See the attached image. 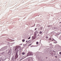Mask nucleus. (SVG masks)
Listing matches in <instances>:
<instances>
[{
    "label": "nucleus",
    "mask_w": 61,
    "mask_h": 61,
    "mask_svg": "<svg viewBox=\"0 0 61 61\" xmlns=\"http://www.w3.org/2000/svg\"><path fill=\"white\" fill-rule=\"evenodd\" d=\"M46 39H47V38H48V37L46 36Z\"/></svg>",
    "instance_id": "obj_12"
},
{
    "label": "nucleus",
    "mask_w": 61,
    "mask_h": 61,
    "mask_svg": "<svg viewBox=\"0 0 61 61\" xmlns=\"http://www.w3.org/2000/svg\"><path fill=\"white\" fill-rule=\"evenodd\" d=\"M20 46H16V48L17 49V48H19V47Z\"/></svg>",
    "instance_id": "obj_3"
},
{
    "label": "nucleus",
    "mask_w": 61,
    "mask_h": 61,
    "mask_svg": "<svg viewBox=\"0 0 61 61\" xmlns=\"http://www.w3.org/2000/svg\"><path fill=\"white\" fill-rule=\"evenodd\" d=\"M38 36H39V35H38Z\"/></svg>",
    "instance_id": "obj_26"
},
{
    "label": "nucleus",
    "mask_w": 61,
    "mask_h": 61,
    "mask_svg": "<svg viewBox=\"0 0 61 61\" xmlns=\"http://www.w3.org/2000/svg\"><path fill=\"white\" fill-rule=\"evenodd\" d=\"M36 45H38V42H36Z\"/></svg>",
    "instance_id": "obj_9"
},
{
    "label": "nucleus",
    "mask_w": 61,
    "mask_h": 61,
    "mask_svg": "<svg viewBox=\"0 0 61 61\" xmlns=\"http://www.w3.org/2000/svg\"><path fill=\"white\" fill-rule=\"evenodd\" d=\"M59 23H61V22H59Z\"/></svg>",
    "instance_id": "obj_21"
},
{
    "label": "nucleus",
    "mask_w": 61,
    "mask_h": 61,
    "mask_svg": "<svg viewBox=\"0 0 61 61\" xmlns=\"http://www.w3.org/2000/svg\"><path fill=\"white\" fill-rule=\"evenodd\" d=\"M33 53L32 52H29L27 54V56H32Z\"/></svg>",
    "instance_id": "obj_1"
},
{
    "label": "nucleus",
    "mask_w": 61,
    "mask_h": 61,
    "mask_svg": "<svg viewBox=\"0 0 61 61\" xmlns=\"http://www.w3.org/2000/svg\"><path fill=\"white\" fill-rule=\"evenodd\" d=\"M18 51H17L16 52L15 54V55H18Z\"/></svg>",
    "instance_id": "obj_6"
},
{
    "label": "nucleus",
    "mask_w": 61,
    "mask_h": 61,
    "mask_svg": "<svg viewBox=\"0 0 61 61\" xmlns=\"http://www.w3.org/2000/svg\"><path fill=\"white\" fill-rule=\"evenodd\" d=\"M32 45V44L31 43L29 45V46H30Z\"/></svg>",
    "instance_id": "obj_13"
},
{
    "label": "nucleus",
    "mask_w": 61,
    "mask_h": 61,
    "mask_svg": "<svg viewBox=\"0 0 61 61\" xmlns=\"http://www.w3.org/2000/svg\"><path fill=\"white\" fill-rule=\"evenodd\" d=\"M36 28L35 29V30H36Z\"/></svg>",
    "instance_id": "obj_18"
},
{
    "label": "nucleus",
    "mask_w": 61,
    "mask_h": 61,
    "mask_svg": "<svg viewBox=\"0 0 61 61\" xmlns=\"http://www.w3.org/2000/svg\"><path fill=\"white\" fill-rule=\"evenodd\" d=\"M31 38V37H30L29 38H28V39H30V38Z\"/></svg>",
    "instance_id": "obj_14"
},
{
    "label": "nucleus",
    "mask_w": 61,
    "mask_h": 61,
    "mask_svg": "<svg viewBox=\"0 0 61 61\" xmlns=\"http://www.w3.org/2000/svg\"><path fill=\"white\" fill-rule=\"evenodd\" d=\"M26 43H27V41H26Z\"/></svg>",
    "instance_id": "obj_20"
},
{
    "label": "nucleus",
    "mask_w": 61,
    "mask_h": 61,
    "mask_svg": "<svg viewBox=\"0 0 61 61\" xmlns=\"http://www.w3.org/2000/svg\"><path fill=\"white\" fill-rule=\"evenodd\" d=\"M24 57V56H23V57Z\"/></svg>",
    "instance_id": "obj_22"
},
{
    "label": "nucleus",
    "mask_w": 61,
    "mask_h": 61,
    "mask_svg": "<svg viewBox=\"0 0 61 61\" xmlns=\"http://www.w3.org/2000/svg\"><path fill=\"white\" fill-rule=\"evenodd\" d=\"M56 57H57V56H56Z\"/></svg>",
    "instance_id": "obj_23"
},
{
    "label": "nucleus",
    "mask_w": 61,
    "mask_h": 61,
    "mask_svg": "<svg viewBox=\"0 0 61 61\" xmlns=\"http://www.w3.org/2000/svg\"><path fill=\"white\" fill-rule=\"evenodd\" d=\"M18 55H15V59H16V58H17V57H18Z\"/></svg>",
    "instance_id": "obj_2"
},
{
    "label": "nucleus",
    "mask_w": 61,
    "mask_h": 61,
    "mask_svg": "<svg viewBox=\"0 0 61 61\" xmlns=\"http://www.w3.org/2000/svg\"><path fill=\"white\" fill-rule=\"evenodd\" d=\"M25 52H22V54L23 55H25Z\"/></svg>",
    "instance_id": "obj_4"
},
{
    "label": "nucleus",
    "mask_w": 61,
    "mask_h": 61,
    "mask_svg": "<svg viewBox=\"0 0 61 61\" xmlns=\"http://www.w3.org/2000/svg\"><path fill=\"white\" fill-rule=\"evenodd\" d=\"M17 48L16 47L15 48V51H16V50H17Z\"/></svg>",
    "instance_id": "obj_10"
},
{
    "label": "nucleus",
    "mask_w": 61,
    "mask_h": 61,
    "mask_svg": "<svg viewBox=\"0 0 61 61\" xmlns=\"http://www.w3.org/2000/svg\"><path fill=\"white\" fill-rule=\"evenodd\" d=\"M38 36H39V35H38Z\"/></svg>",
    "instance_id": "obj_25"
},
{
    "label": "nucleus",
    "mask_w": 61,
    "mask_h": 61,
    "mask_svg": "<svg viewBox=\"0 0 61 61\" xmlns=\"http://www.w3.org/2000/svg\"><path fill=\"white\" fill-rule=\"evenodd\" d=\"M25 41L24 39H23V40H22V41L23 42H25Z\"/></svg>",
    "instance_id": "obj_11"
},
{
    "label": "nucleus",
    "mask_w": 61,
    "mask_h": 61,
    "mask_svg": "<svg viewBox=\"0 0 61 61\" xmlns=\"http://www.w3.org/2000/svg\"><path fill=\"white\" fill-rule=\"evenodd\" d=\"M52 26V25H50L48 26V27H51Z\"/></svg>",
    "instance_id": "obj_7"
},
{
    "label": "nucleus",
    "mask_w": 61,
    "mask_h": 61,
    "mask_svg": "<svg viewBox=\"0 0 61 61\" xmlns=\"http://www.w3.org/2000/svg\"><path fill=\"white\" fill-rule=\"evenodd\" d=\"M25 57H26L23 58V59H24V58H25Z\"/></svg>",
    "instance_id": "obj_19"
},
{
    "label": "nucleus",
    "mask_w": 61,
    "mask_h": 61,
    "mask_svg": "<svg viewBox=\"0 0 61 61\" xmlns=\"http://www.w3.org/2000/svg\"><path fill=\"white\" fill-rule=\"evenodd\" d=\"M59 54H60V55H61V52H59Z\"/></svg>",
    "instance_id": "obj_17"
},
{
    "label": "nucleus",
    "mask_w": 61,
    "mask_h": 61,
    "mask_svg": "<svg viewBox=\"0 0 61 61\" xmlns=\"http://www.w3.org/2000/svg\"><path fill=\"white\" fill-rule=\"evenodd\" d=\"M27 61H30V60L28 59L27 60Z\"/></svg>",
    "instance_id": "obj_15"
},
{
    "label": "nucleus",
    "mask_w": 61,
    "mask_h": 61,
    "mask_svg": "<svg viewBox=\"0 0 61 61\" xmlns=\"http://www.w3.org/2000/svg\"><path fill=\"white\" fill-rule=\"evenodd\" d=\"M32 38H33V39H34V36H32Z\"/></svg>",
    "instance_id": "obj_16"
},
{
    "label": "nucleus",
    "mask_w": 61,
    "mask_h": 61,
    "mask_svg": "<svg viewBox=\"0 0 61 61\" xmlns=\"http://www.w3.org/2000/svg\"><path fill=\"white\" fill-rule=\"evenodd\" d=\"M37 32V33H38V32Z\"/></svg>",
    "instance_id": "obj_24"
},
{
    "label": "nucleus",
    "mask_w": 61,
    "mask_h": 61,
    "mask_svg": "<svg viewBox=\"0 0 61 61\" xmlns=\"http://www.w3.org/2000/svg\"><path fill=\"white\" fill-rule=\"evenodd\" d=\"M50 53L51 54V55H52V51H50Z\"/></svg>",
    "instance_id": "obj_5"
},
{
    "label": "nucleus",
    "mask_w": 61,
    "mask_h": 61,
    "mask_svg": "<svg viewBox=\"0 0 61 61\" xmlns=\"http://www.w3.org/2000/svg\"><path fill=\"white\" fill-rule=\"evenodd\" d=\"M39 33H40V34H42V31H40V32Z\"/></svg>",
    "instance_id": "obj_8"
}]
</instances>
